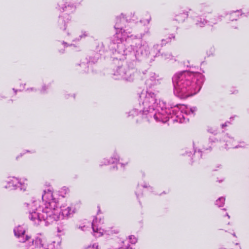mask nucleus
I'll use <instances>...</instances> for the list:
<instances>
[{
    "mask_svg": "<svg viewBox=\"0 0 249 249\" xmlns=\"http://www.w3.org/2000/svg\"><path fill=\"white\" fill-rule=\"evenodd\" d=\"M140 112L148 118L154 117L157 122H167L170 118L180 123L185 122L186 116L194 115L197 111L196 107L184 105L167 108L162 101L158 100L156 93L150 90L142 91L140 95Z\"/></svg>",
    "mask_w": 249,
    "mask_h": 249,
    "instance_id": "obj_1",
    "label": "nucleus"
},
{
    "mask_svg": "<svg viewBox=\"0 0 249 249\" xmlns=\"http://www.w3.org/2000/svg\"><path fill=\"white\" fill-rule=\"evenodd\" d=\"M42 204L37 208L38 201L24 204L25 208L29 211V218L35 224L42 221L50 224L60 219L68 218L75 213V209L66 204L58 207V200L54 197L53 191L45 190L42 196Z\"/></svg>",
    "mask_w": 249,
    "mask_h": 249,
    "instance_id": "obj_2",
    "label": "nucleus"
},
{
    "mask_svg": "<svg viewBox=\"0 0 249 249\" xmlns=\"http://www.w3.org/2000/svg\"><path fill=\"white\" fill-rule=\"evenodd\" d=\"M125 20L124 18H117L114 28L116 30L115 37L118 43L117 49L113 53V58L118 60H124L125 56L133 51L135 57L138 59L141 55L146 56L151 55L156 56L160 53V46L155 45L149 51V47L147 43L142 44V38L143 35H141L137 38L135 36L131 35V32L126 29H123Z\"/></svg>",
    "mask_w": 249,
    "mask_h": 249,
    "instance_id": "obj_3",
    "label": "nucleus"
},
{
    "mask_svg": "<svg viewBox=\"0 0 249 249\" xmlns=\"http://www.w3.org/2000/svg\"><path fill=\"white\" fill-rule=\"evenodd\" d=\"M173 81L174 93L180 98L185 99L200 90L203 78L199 73L185 71L175 75Z\"/></svg>",
    "mask_w": 249,
    "mask_h": 249,
    "instance_id": "obj_4",
    "label": "nucleus"
},
{
    "mask_svg": "<svg viewBox=\"0 0 249 249\" xmlns=\"http://www.w3.org/2000/svg\"><path fill=\"white\" fill-rule=\"evenodd\" d=\"M4 188L11 190L19 189L26 191L28 187V179L25 178H17L15 177H8L3 182Z\"/></svg>",
    "mask_w": 249,
    "mask_h": 249,
    "instance_id": "obj_5",
    "label": "nucleus"
},
{
    "mask_svg": "<svg viewBox=\"0 0 249 249\" xmlns=\"http://www.w3.org/2000/svg\"><path fill=\"white\" fill-rule=\"evenodd\" d=\"M115 78L117 79H124L131 81L134 78L132 71L129 70L126 66H121L117 68L114 72Z\"/></svg>",
    "mask_w": 249,
    "mask_h": 249,
    "instance_id": "obj_6",
    "label": "nucleus"
},
{
    "mask_svg": "<svg viewBox=\"0 0 249 249\" xmlns=\"http://www.w3.org/2000/svg\"><path fill=\"white\" fill-rule=\"evenodd\" d=\"M103 223V220L100 217H96L92 221V228L93 235L95 237H99L103 235L104 230L100 227Z\"/></svg>",
    "mask_w": 249,
    "mask_h": 249,
    "instance_id": "obj_7",
    "label": "nucleus"
},
{
    "mask_svg": "<svg viewBox=\"0 0 249 249\" xmlns=\"http://www.w3.org/2000/svg\"><path fill=\"white\" fill-rule=\"evenodd\" d=\"M60 10H63L68 13H73L76 9V6L70 2L67 1V0H62L58 4Z\"/></svg>",
    "mask_w": 249,
    "mask_h": 249,
    "instance_id": "obj_8",
    "label": "nucleus"
},
{
    "mask_svg": "<svg viewBox=\"0 0 249 249\" xmlns=\"http://www.w3.org/2000/svg\"><path fill=\"white\" fill-rule=\"evenodd\" d=\"M15 235L19 238V241L20 242H24L27 241L30 238L28 235H25L24 233L25 230L23 227L18 226L16 227L14 230Z\"/></svg>",
    "mask_w": 249,
    "mask_h": 249,
    "instance_id": "obj_9",
    "label": "nucleus"
},
{
    "mask_svg": "<svg viewBox=\"0 0 249 249\" xmlns=\"http://www.w3.org/2000/svg\"><path fill=\"white\" fill-rule=\"evenodd\" d=\"M40 237L42 239V243L43 244V249H57L58 248V247L60 246V243H61V241L59 239V237H57V240H53V241H51L50 243H49L48 244V245L47 246V248H45L44 247V243H43V237H42V236L41 235H37L36 237H35L33 240H32V243L31 245H30L29 248L28 249H29L31 245H32V242H33V241L36 238V237Z\"/></svg>",
    "mask_w": 249,
    "mask_h": 249,
    "instance_id": "obj_10",
    "label": "nucleus"
},
{
    "mask_svg": "<svg viewBox=\"0 0 249 249\" xmlns=\"http://www.w3.org/2000/svg\"><path fill=\"white\" fill-rule=\"evenodd\" d=\"M42 239L40 237H36L32 242L29 249H43Z\"/></svg>",
    "mask_w": 249,
    "mask_h": 249,
    "instance_id": "obj_11",
    "label": "nucleus"
},
{
    "mask_svg": "<svg viewBox=\"0 0 249 249\" xmlns=\"http://www.w3.org/2000/svg\"><path fill=\"white\" fill-rule=\"evenodd\" d=\"M120 161V157L117 153H115L113 154V156L111 157L110 160H108L107 159H104L103 161L102 162V164L101 165H107L110 163H114Z\"/></svg>",
    "mask_w": 249,
    "mask_h": 249,
    "instance_id": "obj_12",
    "label": "nucleus"
},
{
    "mask_svg": "<svg viewBox=\"0 0 249 249\" xmlns=\"http://www.w3.org/2000/svg\"><path fill=\"white\" fill-rule=\"evenodd\" d=\"M224 142H226L225 148H230L237 147L236 146H234L233 144L234 140L232 138L229 137L228 136H225L224 138Z\"/></svg>",
    "mask_w": 249,
    "mask_h": 249,
    "instance_id": "obj_13",
    "label": "nucleus"
},
{
    "mask_svg": "<svg viewBox=\"0 0 249 249\" xmlns=\"http://www.w3.org/2000/svg\"><path fill=\"white\" fill-rule=\"evenodd\" d=\"M70 190L68 187L64 186L60 188L57 192V195L62 197H65L69 193Z\"/></svg>",
    "mask_w": 249,
    "mask_h": 249,
    "instance_id": "obj_14",
    "label": "nucleus"
},
{
    "mask_svg": "<svg viewBox=\"0 0 249 249\" xmlns=\"http://www.w3.org/2000/svg\"><path fill=\"white\" fill-rule=\"evenodd\" d=\"M71 20V17L70 16L67 15L66 13L63 14L62 15L59 17L58 22L59 24H62L64 23V26L65 25L66 22H68Z\"/></svg>",
    "mask_w": 249,
    "mask_h": 249,
    "instance_id": "obj_15",
    "label": "nucleus"
},
{
    "mask_svg": "<svg viewBox=\"0 0 249 249\" xmlns=\"http://www.w3.org/2000/svg\"><path fill=\"white\" fill-rule=\"evenodd\" d=\"M71 39L72 40H79L80 39H81V38H82L83 37H85V36H88L89 34L86 32H84L83 33H82V34L81 35H79V37H77L76 36H75V32H71Z\"/></svg>",
    "mask_w": 249,
    "mask_h": 249,
    "instance_id": "obj_16",
    "label": "nucleus"
},
{
    "mask_svg": "<svg viewBox=\"0 0 249 249\" xmlns=\"http://www.w3.org/2000/svg\"><path fill=\"white\" fill-rule=\"evenodd\" d=\"M207 23V21L206 20L201 18H197L196 20V25L200 27H203Z\"/></svg>",
    "mask_w": 249,
    "mask_h": 249,
    "instance_id": "obj_17",
    "label": "nucleus"
},
{
    "mask_svg": "<svg viewBox=\"0 0 249 249\" xmlns=\"http://www.w3.org/2000/svg\"><path fill=\"white\" fill-rule=\"evenodd\" d=\"M128 239L130 243L132 244H135L138 242V238L133 235H129L128 237Z\"/></svg>",
    "mask_w": 249,
    "mask_h": 249,
    "instance_id": "obj_18",
    "label": "nucleus"
},
{
    "mask_svg": "<svg viewBox=\"0 0 249 249\" xmlns=\"http://www.w3.org/2000/svg\"><path fill=\"white\" fill-rule=\"evenodd\" d=\"M225 201V198L223 197H220L216 201L215 204L218 207H222L223 206Z\"/></svg>",
    "mask_w": 249,
    "mask_h": 249,
    "instance_id": "obj_19",
    "label": "nucleus"
},
{
    "mask_svg": "<svg viewBox=\"0 0 249 249\" xmlns=\"http://www.w3.org/2000/svg\"><path fill=\"white\" fill-rule=\"evenodd\" d=\"M239 13L240 12L239 11L232 12L231 15V20H233L234 19L236 20V19L235 18H236V17L239 15Z\"/></svg>",
    "mask_w": 249,
    "mask_h": 249,
    "instance_id": "obj_20",
    "label": "nucleus"
},
{
    "mask_svg": "<svg viewBox=\"0 0 249 249\" xmlns=\"http://www.w3.org/2000/svg\"><path fill=\"white\" fill-rule=\"evenodd\" d=\"M129 114H130L129 115V116L131 115V116H134L136 115H138V112L137 110H136V109H134L132 110L131 111H130L129 112Z\"/></svg>",
    "mask_w": 249,
    "mask_h": 249,
    "instance_id": "obj_21",
    "label": "nucleus"
},
{
    "mask_svg": "<svg viewBox=\"0 0 249 249\" xmlns=\"http://www.w3.org/2000/svg\"><path fill=\"white\" fill-rule=\"evenodd\" d=\"M175 38V36H174L173 35H171L170 36H169V37L168 38H167L166 42H168L171 40L172 38Z\"/></svg>",
    "mask_w": 249,
    "mask_h": 249,
    "instance_id": "obj_22",
    "label": "nucleus"
},
{
    "mask_svg": "<svg viewBox=\"0 0 249 249\" xmlns=\"http://www.w3.org/2000/svg\"><path fill=\"white\" fill-rule=\"evenodd\" d=\"M165 59H170L171 58V55L170 54H162Z\"/></svg>",
    "mask_w": 249,
    "mask_h": 249,
    "instance_id": "obj_23",
    "label": "nucleus"
},
{
    "mask_svg": "<svg viewBox=\"0 0 249 249\" xmlns=\"http://www.w3.org/2000/svg\"><path fill=\"white\" fill-rule=\"evenodd\" d=\"M57 231L58 232H62L64 231V229L58 228Z\"/></svg>",
    "mask_w": 249,
    "mask_h": 249,
    "instance_id": "obj_24",
    "label": "nucleus"
},
{
    "mask_svg": "<svg viewBox=\"0 0 249 249\" xmlns=\"http://www.w3.org/2000/svg\"><path fill=\"white\" fill-rule=\"evenodd\" d=\"M122 165H126L127 163H128V162H125L124 163H120Z\"/></svg>",
    "mask_w": 249,
    "mask_h": 249,
    "instance_id": "obj_25",
    "label": "nucleus"
},
{
    "mask_svg": "<svg viewBox=\"0 0 249 249\" xmlns=\"http://www.w3.org/2000/svg\"><path fill=\"white\" fill-rule=\"evenodd\" d=\"M150 18H149L147 19V20H146V23H147V24H148V23H149V22H150Z\"/></svg>",
    "mask_w": 249,
    "mask_h": 249,
    "instance_id": "obj_26",
    "label": "nucleus"
},
{
    "mask_svg": "<svg viewBox=\"0 0 249 249\" xmlns=\"http://www.w3.org/2000/svg\"><path fill=\"white\" fill-rule=\"evenodd\" d=\"M45 86H44V87H42V91L43 92H44V91H45V89H44V88H45Z\"/></svg>",
    "mask_w": 249,
    "mask_h": 249,
    "instance_id": "obj_27",
    "label": "nucleus"
},
{
    "mask_svg": "<svg viewBox=\"0 0 249 249\" xmlns=\"http://www.w3.org/2000/svg\"><path fill=\"white\" fill-rule=\"evenodd\" d=\"M84 228H85V226H84L83 227H81V229H82V230H83V231H84V230H85L84 229Z\"/></svg>",
    "mask_w": 249,
    "mask_h": 249,
    "instance_id": "obj_28",
    "label": "nucleus"
},
{
    "mask_svg": "<svg viewBox=\"0 0 249 249\" xmlns=\"http://www.w3.org/2000/svg\"><path fill=\"white\" fill-rule=\"evenodd\" d=\"M222 126L223 127L224 126H226V124H223Z\"/></svg>",
    "mask_w": 249,
    "mask_h": 249,
    "instance_id": "obj_29",
    "label": "nucleus"
},
{
    "mask_svg": "<svg viewBox=\"0 0 249 249\" xmlns=\"http://www.w3.org/2000/svg\"><path fill=\"white\" fill-rule=\"evenodd\" d=\"M226 215L229 218H230V216L228 215V213L226 214Z\"/></svg>",
    "mask_w": 249,
    "mask_h": 249,
    "instance_id": "obj_30",
    "label": "nucleus"
},
{
    "mask_svg": "<svg viewBox=\"0 0 249 249\" xmlns=\"http://www.w3.org/2000/svg\"><path fill=\"white\" fill-rule=\"evenodd\" d=\"M166 42H164V44H166V43H167L166 41H167V39H166Z\"/></svg>",
    "mask_w": 249,
    "mask_h": 249,
    "instance_id": "obj_31",
    "label": "nucleus"
},
{
    "mask_svg": "<svg viewBox=\"0 0 249 249\" xmlns=\"http://www.w3.org/2000/svg\"><path fill=\"white\" fill-rule=\"evenodd\" d=\"M164 41V39H162V42H163Z\"/></svg>",
    "mask_w": 249,
    "mask_h": 249,
    "instance_id": "obj_32",
    "label": "nucleus"
}]
</instances>
